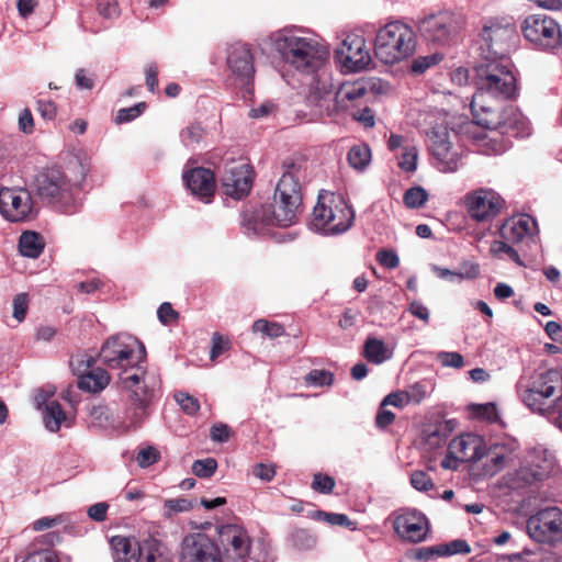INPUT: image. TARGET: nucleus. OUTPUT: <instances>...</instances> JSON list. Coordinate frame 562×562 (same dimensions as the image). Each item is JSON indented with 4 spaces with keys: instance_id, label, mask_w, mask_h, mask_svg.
Here are the masks:
<instances>
[{
    "instance_id": "obj_1",
    "label": "nucleus",
    "mask_w": 562,
    "mask_h": 562,
    "mask_svg": "<svg viewBox=\"0 0 562 562\" xmlns=\"http://www.w3.org/2000/svg\"><path fill=\"white\" fill-rule=\"evenodd\" d=\"M306 182V169L301 162H285L277 183L273 205L255 210L245 221L249 229L259 234L266 226L288 227L297 220L302 202V187Z\"/></svg>"
},
{
    "instance_id": "obj_2",
    "label": "nucleus",
    "mask_w": 562,
    "mask_h": 562,
    "mask_svg": "<svg viewBox=\"0 0 562 562\" xmlns=\"http://www.w3.org/2000/svg\"><path fill=\"white\" fill-rule=\"evenodd\" d=\"M88 170V165L77 157L64 168L43 169L34 179L36 194L58 212L74 214L81 205V186Z\"/></svg>"
},
{
    "instance_id": "obj_3",
    "label": "nucleus",
    "mask_w": 562,
    "mask_h": 562,
    "mask_svg": "<svg viewBox=\"0 0 562 562\" xmlns=\"http://www.w3.org/2000/svg\"><path fill=\"white\" fill-rule=\"evenodd\" d=\"M259 45L278 54L292 68L308 75L317 71L328 56L327 48L315 35L295 26L270 33Z\"/></svg>"
},
{
    "instance_id": "obj_4",
    "label": "nucleus",
    "mask_w": 562,
    "mask_h": 562,
    "mask_svg": "<svg viewBox=\"0 0 562 562\" xmlns=\"http://www.w3.org/2000/svg\"><path fill=\"white\" fill-rule=\"evenodd\" d=\"M475 92L470 103L472 116L512 100L517 94V78L508 57L484 56L474 66Z\"/></svg>"
},
{
    "instance_id": "obj_5",
    "label": "nucleus",
    "mask_w": 562,
    "mask_h": 562,
    "mask_svg": "<svg viewBox=\"0 0 562 562\" xmlns=\"http://www.w3.org/2000/svg\"><path fill=\"white\" fill-rule=\"evenodd\" d=\"M519 402L531 413L550 416L562 400V370H525L515 385Z\"/></svg>"
},
{
    "instance_id": "obj_6",
    "label": "nucleus",
    "mask_w": 562,
    "mask_h": 562,
    "mask_svg": "<svg viewBox=\"0 0 562 562\" xmlns=\"http://www.w3.org/2000/svg\"><path fill=\"white\" fill-rule=\"evenodd\" d=\"M353 220L355 211L342 195L322 191L313 210L311 227L321 234L335 236L346 233Z\"/></svg>"
},
{
    "instance_id": "obj_7",
    "label": "nucleus",
    "mask_w": 562,
    "mask_h": 562,
    "mask_svg": "<svg viewBox=\"0 0 562 562\" xmlns=\"http://www.w3.org/2000/svg\"><path fill=\"white\" fill-rule=\"evenodd\" d=\"M415 48V32L402 21L390 22L378 31L374 53L384 64L398 63L413 55Z\"/></svg>"
},
{
    "instance_id": "obj_8",
    "label": "nucleus",
    "mask_w": 562,
    "mask_h": 562,
    "mask_svg": "<svg viewBox=\"0 0 562 562\" xmlns=\"http://www.w3.org/2000/svg\"><path fill=\"white\" fill-rule=\"evenodd\" d=\"M558 470L554 454L542 446L526 451L520 465L508 474L512 488L538 485L551 477Z\"/></svg>"
},
{
    "instance_id": "obj_9",
    "label": "nucleus",
    "mask_w": 562,
    "mask_h": 562,
    "mask_svg": "<svg viewBox=\"0 0 562 562\" xmlns=\"http://www.w3.org/2000/svg\"><path fill=\"white\" fill-rule=\"evenodd\" d=\"M537 232L536 221L526 214L507 218L499 227L501 240H494L490 251L493 256L506 255L513 261L521 265L518 251L513 245L529 240Z\"/></svg>"
},
{
    "instance_id": "obj_10",
    "label": "nucleus",
    "mask_w": 562,
    "mask_h": 562,
    "mask_svg": "<svg viewBox=\"0 0 562 562\" xmlns=\"http://www.w3.org/2000/svg\"><path fill=\"white\" fill-rule=\"evenodd\" d=\"M146 356L144 346L133 336L120 334L110 337L100 350L102 362L110 369H133L144 361Z\"/></svg>"
},
{
    "instance_id": "obj_11",
    "label": "nucleus",
    "mask_w": 562,
    "mask_h": 562,
    "mask_svg": "<svg viewBox=\"0 0 562 562\" xmlns=\"http://www.w3.org/2000/svg\"><path fill=\"white\" fill-rule=\"evenodd\" d=\"M473 121L486 130L499 131L513 137H525L530 133L528 120L513 105L503 108L498 104L486 110V113L473 115Z\"/></svg>"
},
{
    "instance_id": "obj_12",
    "label": "nucleus",
    "mask_w": 562,
    "mask_h": 562,
    "mask_svg": "<svg viewBox=\"0 0 562 562\" xmlns=\"http://www.w3.org/2000/svg\"><path fill=\"white\" fill-rule=\"evenodd\" d=\"M122 389L127 393L126 414L136 425L148 415V407L154 396V384L145 373H125L120 376Z\"/></svg>"
},
{
    "instance_id": "obj_13",
    "label": "nucleus",
    "mask_w": 562,
    "mask_h": 562,
    "mask_svg": "<svg viewBox=\"0 0 562 562\" xmlns=\"http://www.w3.org/2000/svg\"><path fill=\"white\" fill-rule=\"evenodd\" d=\"M524 37L537 49L555 53L562 46L559 23L547 14H530L521 23Z\"/></svg>"
},
{
    "instance_id": "obj_14",
    "label": "nucleus",
    "mask_w": 562,
    "mask_h": 562,
    "mask_svg": "<svg viewBox=\"0 0 562 562\" xmlns=\"http://www.w3.org/2000/svg\"><path fill=\"white\" fill-rule=\"evenodd\" d=\"M0 214L11 223H22L33 220L36 210L31 192L25 188L0 189Z\"/></svg>"
},
{
    "instance_id": "obj_15",
    "label": "nucleus",
    "mask_w": 562,
    "mask_h": 562,
    "mask_svg": "<svg viewBox=\"0 0 562 562\" xmlns=\"http://www.w3.org/2000/svg\"><path fill=\"white\" fill-rule=\"evenodd\" d=\"M527 533L537 542L552 543L562 539V510L549 506L531 515L526 522Z\"/></svg>"
},
{
    "instance_id": "obj_16",
    "label": "nucleus",
    "mask_w": 562,
    "mask_h": 562,
    "mask_svg": "<svg viewBox=\"0 0 562 562\" xmlns=\"http://www.w3.org/2000/svg\"><path fill=\"white\" fill-rule=\"evenodd\" d=\"M427 143L434 165L441 172H454L459 168L460 157L452 148L449 132L445 126H435L427 133Z\"/></svg>"
},
{
    "instance_id": "obj_17",
    "label": "nucleus",
    "mask_w": 562,
    "mask_h": 562,
    "mask_svg": "<svg viewBox=\"0 0 562 562\" xmlns=\"http://www.w3.org/2000/svg\"><path fill=\"white\" fill-rule=\"evenodd\" d=\"M482 58L507 57L510 42L515 37V30L510 25H503L495 20L487 21L480 33Z\"/></svg>"
},
{
    "instance_id": "obj_18",
    "label": "nucleus",
    "mask_w": 562,
    "mask_h": 562,
    "mask_svg": "<svg viewBox=\"0 0 562 562\" xmlns=\"http://www.w3.org/2000/svg\"><path fill=\"white\" fill-rule=\"evenodd\" d=\"M218 539L224 549L222 562H247L251 540L244 527L235 524L224 525L218 530Z\"/></svg>"
},
{
    "instance_id": "obj_19",
    "label": "nucleus",
    "mask_w": 562,
    "mask_h": 562,
    "mask_svg": "<svg viewBox=\"0 0 562 562\" xmlns=\"http://www.w3.org/2000/svg\"><path fill=\"white\" fill-rule=\"evenodd\" d=\"M419 32L430 42L448 43L460 30V19L448 11L425 16L419 21Z\"/></svg>"
},
{
    "instance_id": "obj_20",
    "label": "nucleus",
    "mask_w": 562,
    "mask_h": 562,
    "mask_svg": "<svg viewBox=\"0 0 562 562\" xmlns=\"http://www.w3.org/2000/svg\"><path fill=\"white\" fill-rule=\"evenodd\" d=\"M337 57L345 69L352 72L364 70L372 61L364 37L349 33L337 48Z\"/></svg>"
},
{
    "instance_id": "obj_21",
    "label": "nucleus",
    "mask_w": 562,
    "mask_h": 562,
    "mask_svg": "<svg viewBox=\"0 0 562 562\" xmlns=\"http://www.w3.org/2000/svg\"><path fill=\"white\" fill-rule=\"evenodd\" d=\"M519 449L518 440L513 437L499 438L488 447L484 443V473L490 476L499 473L514 461Z\"/></svg>"
},
{
    "instance_id": "obj_22",
    "label": "nucleus",
    "mask_w": 562,
    "mask_h": 562,
    "mask_svg": "<svg viewBox=\"0 0 562 562\" xmlns=\"http://www.w3.org/2000/svg\"><path fill=\"white\" fill-rule=\"evenodd\" d=\"M180 562H222L217 544L205 533L186 536L181 543Z\"/></svg>"
},
{
    "instance_id": "obj_23",
    "label": "nucleus",
    "mask_w": 562,
    "mask_h": 562,
    "mask_svg": "<svg viewBox=\"0 0 562 562\" xmlns=\"http://www.w3.org/2000/svg\"><path fill=\"white\" fill-rule=\"evenodd\" d=\"M503 203L501 195L491 189H479L467 196L468 212L477 222L496 216Z\"/></svg>"
},
{
    "instance_id": "obj_24",
    "label": "nucleus",
    "mask_w": 562,
    "mask_h": 562,
    "mask_svg": "<svg viewBox=\"0 0 562 562\" xmlns=\"http://www.w3.org/2000/svg\"><path fill=\"white\" fill-rule=\"evenodd\" d=\"M226 63L236 80L248 85L255 75L254 56L247 44L237 42L228 46Z\"/></svg>"
},
{
    "instance_id": "obj_25",
    "label": "nucleus",
    "mask_w": 562,
    "mask_h": 562,
    "mask_svg": "<svg viewBox=\"0 0 562 562\" xmlns=\"http://www.w3.org/2000/svg\"><path fill=\"white\" fill-rule=\"evenodd\" d=\"M222 187L226 195L239 200L247 195L252 187V169L247 164H232L222 177Z\"/></svg>"
},
{
    "instance_id": "obj_26",
    "label": "nucleus",
    "mask_w": 562,
    "mask_h": 562,
    "mask_svg": "<svg viewBox=\"0 0 562 562\" xmlns=\"http://www.w3.org/2000/svg\"><path fill=\"white\" fill-rule=\"evenodd\" d=\"M393 527L401 538L417 543L426 539L428 520L417 510H407L395 517Z\"/></svg>"
},
{
    "instance_id": "obj_27",
    "label": "nucleus",
    "mask_w": 562,
    "mask_h": 562,
    "mask_svg": "<svg viewBox=\"0 0 562 562\" xmlns=\"http://www.w3.org/2000/svg\"><path fill=\"white\" fill-rule=\"evenodd\" d=\"M306 102L315 117L331 116L339 111L336 91L325 83L312 86Z\"/></svg>"
},
{
    "instance_id": "obj_28",
    "label": "nucleus",
    "mask_w": 562,
    "mask_h": 562,
    "mask_svg": "<svg viewBox=\"0 0 562 562\" xmlns=\"http://www.w3.org/2000/svg\"><path fill=\"white\" fill-rule=\"evenodd\" d=\"M183 181L193 195L205 203L211 202L215 192L214 173L206 168L198 167L183 173Z\"/></svg>"
},
{
    "instance_id": "obj_29",
    "label": "nucleus",
    "mask_w": 562,
    "mask_h": 562,
    "mask_svg": "<svg viewBox=\"0 0 562 562\" xmlns=\"http://www.w3.org/2000/svg\"><path fill=\"white\" fill-rule=\"evenodd\" d=\"M484 439L476 434H463L450 441V453L461 462H476L484 457Z\"/></svg>"
},
{
    "instance_id": "obj_30",
    "label": "nucleus",
    "mask_w": 562,
    "mask_h": 562,
    "mask_svg": "<svg viewBox=\"0 0 562 562\" xmlns=\"http://www.w3.org/2000/svg\"><path fill=\"white\" fill-rule=\"evenodd\" d=\"M114 562H137L140 542L134 538L113 536L110 539Z\"/></svg>"
},
{
    "instance_id": "obj_31",
    "label": "nucleus",
    "mask_w": 562,
    "mask_h": 562,
    "mask_svg": "<svg viewBox=\"0 0 562 562\" xmlns=\"http://www.w3.org/2000/svg\"><path fill=\"white\" fill-rule=\"evenodd\" d=\"M137 562H173V557L165 543L149 538L140 542Z\"/></svg>"
},
{
    "instance_id": "obj_32",
    "label": "nucleus",
    "mask_w": 562,
    "mask_h": 562,
    "mask_svg": "<svg viewBox=\"0 0 562 562\" xmlns=\"http://www.w3.org/2000/svg\"><path fill=\"white\" fill-rule=\"evenodd\" d=\"M363 356L369 362L381 364L392 358L393 351L382 339L368 337L363 346Z\"/></svg>"
},
{
    "instance_id": "obj_33",
    "label": "nucleus",
    "mask_w": 562,
    "mask_h": 562,
    "mask_svg": "<svg viewBox=\"0 0 562 562\" xmlns=\"http://www.w3.org/2000/svg\"><path fill=\"white\" fill-rule=\"evenodd\" d=\"M110 382L109 373L103 369L87 371L78 380V387L87 392H100Z\"/></svg>"
},
{
    "instance_id": "obj_34",
    "label": "nucleus",
    "mask_w": 562,
    "mask_h": 562,
    "mask_svg": "<svg viewBox=\"0 0 562 562\" xmlns=\"http://www.w3.org/2000/svg\"><path fill=\"white\" fill-rule=\"evenodd\" d=\"M45 243L43 237L33 231H26L21 234L19 239V249L22 256L29 258H38L43 252Z\"/></svg>"
},
{
    "instance_id": "obj_35",
    "label": "nucleus",
    "mask_w": 562,
    "mask_h": 562,
    "mask_svg": "<svg viewBox=\"0 0 562 562\" xmlns=\"http://www.w3.org/2000/svg\"><path fill=\"white\" fill-rule=\"evenodd\" d=\"M432 271L438 278L448 280L452 283H460L464 279H474L480 272L476 265L463 266L462 269L458 271H452L439 266H432Z\"/></svg>"
},
{
    "instance_id": "obj_36",
    "label": "nucleus",
    "mask_w": 562,
    "mask_h": 562,
    "mask_svg": "<svg viewBox=\"0 0 562 562\" xmlns=\"http://www.w3.org/2000/svg\"><path fill=\"white\" fill-rule=\"evenodd\" d=\"M43 419L46 429L52 432H57L61 424L67 422L65 412L56 401H52L45 405Z\"/></svg>"
},
{
    "instance_id": "obj_37",
    "label": "nucleus",
    "mask_w": 562,
    "mask_h": 562,
    "mask_svg": "<svg viewBox=\"0 0 562 562\" xmlns=\"http://www.w3.org/2000/svg\"><path fill=\"white\" fill-rule=\"evenodd\" d=\"M452 428L450 422H440L425 430V442L430 449L439 448L448 439Z\"/></svg>"
},
{
    "instance_id": "obj_38",
    "label": "nucleus",
    "mask_w": 562,
    "mask_h": 562,
    "mask_svg": "<svg viewBox=\"0 0 562 562\" xmlns=\"http://www.w3.org/2000/svg\"><path fill=\"white\" fill-rule=\"evenodd\" d=\"M366 89L359 83H345L337 91V102L340 110H347L349 102L362 98Z\"/></svg>"
},
{
    "instance_id": "obj_39",
    "label": "nucleus",
    "mask_w": 562,
    "mask_h": 562,
    "mask_svg": "<svg viewBox=\"0 0 562 562\" xmlns=\"http://www.w3.org/2000/svg\"><path fill=\"white\" fill-rule=\"evenodd\" d=\"M347 159L352 168L363 170L370 164L371 149L367 144H356L349 149Z\"/></svg>"
},
{
    "instance_id": "obj_40",
    "label": "nucleus",
    "mask_w": 562,
    "mask_h": 562,
    "mask_svg": "<svg viewBox=\"0 0 562 562\" xmlns=\"http://www.w3.org/2000/svg\"><path fill=\"white\" fill-rule=\"evenodd\" d=\"M418 149L414 145H405L398 156V167L406 172H414L417 168Z\"/></svg>"
},
{
    "instance_id": "obj_41",
    "label": "nucleus",
    "mask_w": 562,
    "mask_h": 562,
    "mask_svg": "<svg viewBox=\"0 0 562 562\" xmlns=\"http://www.w3.org/2000/svg\"><path fill=\"white\" fill-rule=\"evenodd\" d=\"M252 331L260 333L269 338H278L284 335V327L279 323H270L260 318L252 324Z\"/></svg>"
},
{
    "instance_id": "obj_42",
    "label": "nucleus",
    "mask_w": 562,
    "mask_h": 562,
    "mask_svg": "<svg viewBox=\"0 0 562 562\" xmlns=\"http://www.w3.org/2000/svg\"><path fill=\"white\" fill-rule=\"evenodd\" d=\"M428 200L427 191L422 187H413L408 189L403 196L404 204L408 209L422 207Z\"/></svg>"
},
{
    "instance_id": "obj_43",
    "label": "nucleus",
    "mask_w": 562,
    "mask_h": 562,
    "mask_svg": "<svg viewBox=\"0 0 562 562\" xmlns=\"http://www.w3.org/2000/svg\"><path fill=\"white\" fill-rule=\"evenodd\" d=\"M471 547L465 540L456 539L449 543L439 544L438 557H448L453 554H468Z\"/></svg>"
},
{
    "instance_id": "obj_44",
    "label": "nucleus",
    "mask_w": 562,
    "mask_h": 562,
    "mask_svg": "<svg viewBox=\"0 0 562 562\" xmlns=\"http://www.w3.org/2000/svg\"><path fill=\"white\" fill-rule=\"evenodd\" d=\"M430 389V383L426 381H419L409 385L405 391L409 403L419 404L429 395Z\"/></svg>"
},
{
    "instance_id": "obj_45",
    "label": "nucleus",
    "mask_w": 562,
    "mask_h": 562,
    "mask_svg": "<svg viewBox=\"0 0 562 562\" xmlns=\"http://www.w3.org/2000/svg\"><path fill=\"white\" fill-rule=\"evenodd\" d=\"M90 417L93 426L100 428H108L112 426L111 413L106 406H93L90 412Z\"/></svg>"
},
{
    "instance_id": "obj_46",
    "label": "nucleus",
    "mask_w": 562,
    "mask_h": 562,
    "mask_svg": "<svg viewBox=\"0 0 562 562\" xmlns=\"http://www.w3.org/2000/svg\"><path fill=\"white\" fill-rule=\"evenodd\" d=\"M175 401L180 405L181 409L188 415H194L200 409V403L198 398L186 392H177L175 394Z\"/></svg>"
},
{
    "instance_id": "obj_47",
    "label": "nucleus",
    "mask_w": 562,
    "mask_h": 562,
    "mask_svg": "<svg viewBox=\"0 0 562 562\" xmlns=\"http://www.w3.org/2000/svg\"><path fill=\"white\" fill-rule=\"evenodd\" d=\"M216 468V460L213 458H207L194 461L192 464V472L199 477H210L215 473Z\"/></svg>"
},
{
    "instance_id": "obj_48",
    "label": "nucleus",
    "mask_w": 562,
    "mask_h": 562,
    "mask_svg": "<svg viewBox=\"0 0 562 562\" xmlns=\"http://www.w3.org/2000/svg\"><path fill=\"white\" fill-rule=\"evenodd\" d=\"M231 348V341L218 333L212 336V346L210 351L211 361H215L220 356Z\"/></svg>"
},
{
    "instance_id": "obj_49",
    "label": "nucleus",
    "mask_w": 562,
    "mask_h": 562,
    "mask_svg": "<svg viewBox=\"0 0 562 562\" xmlns=\"http://www.w3.org/2000/svg\"><path fill=\"white\" fill-rule=\"evenodd\" d=\"M441 60V57H439L437 54L432 55H426V56H419L416 59L413 60L411 65L412 72L416 75H420L425 72L428 68L431 66H435Z\"/></svg>"
},
{
    "instance_id": "obj_50",
    "label": "nucleus",
    "mask_w": 562,
    "mask_h": 562,
    "mask_svg": "<svg viewBox=\"0 0 562 562\" xmlns=\"http://www.w3.org/2000/svg\"><path fill=\"white\" fill-rule=\"evenodd\" d=\"M204 135V130L200 124H191L181 132V139L186 146H192L199 143Z\"/></svg>"
},
{
    "instance_id": "obj_51",
    "label": "nucleus",
    "mask_w": 562,
    "mask_h": 562,
    "mask_svg": "<svg viewBox=\"0 0 562 562\" xmlns=\"http://www.w3.org/2000/svg\"><path fill=\"white\" fill-rule=\"evenodd\" d=\"M436 358L442 367L460 369L464 366V359L459 352L440 351L437 353Z\"/></svg>"
},
{
    "instance_id": "obj_52",
    "label": "nucleus",
    "mask_w": 562,
    "mask_h": 562,
    "mask_svg": "<svg viewBox=\"0 0 562 562\" xmlns=\"http://www.w3.org/2000/svg\"><path fill=\"white\" fill-rule=\"evenodd\" d=\"M306 383L324 386L331 385L334 381V375L331 372L326 370H312L305 378Z\"/></svg>"
},
{
    "instance_id": "obj_53",
    "label": "nucleus",
    "mask_w": 562,
    "mask_h": 562,
    "mask_svg": "<svg viewBox=\"0 0 562 562\" xmlns=\"http://www.w3.org/2000/svg\"><path fill=\"white\" fill-rule=\"evenodd\" d=\"M411 484L415 490L422 492L434 488V482L430 476L426 472L419 470L412 472Z\"/></svg>"
},
{
    "instance_id": "obj_54",
    "label": "nucleus",
    "mask_w": 562,
    "mask_h": 562,
    "mask_svg": "<svg viewBox=\"0 0 562 562\" xmlns=\"http://www.w3.org/2000/svg\"><path fill=\"white\" fill-rule=\"evenodd\" d=\"M98 12L105 19H116L121 14L119 2L116 0H99Z\"/></svg>"
},
{
    "instance_id": "obj_55",
    "label": "nucleus",
    "mask_w": 562,
    "mask_h": 562,
    "mask_svg": "<svg viewBox=\"0 0 562 562\" xmlns=\"http://www.w3.org/2000/svg\"><path fill=\"white\" fill-rule=\"evenodd\" d=\"M13 317L21 323L24 321L29 307L27 294L19 293L14 296L13 302Z\"/></svg>"
},
{
    "instance_id": "obj_56",
    "label": "nucleus",
    "mask_w": 562,
    "mask_h": 562,
    "mask_svg": "<svg viewBox=\"0 0 562 562\" xmlns=\"http://www.w3.org/2000/svg\"><path fill=\"white\" fill-rule=\"evenodd\" d=\"M376 261L386 269H395L400 265V258L393 250L381 249L376 254Z\"/></svg>"
},
{
    "instance_id": "obj_57",
    "label": "nucleus",
    "mask_w": 562,
    "mask_h": 562,
    "mask_svg": "<svg viewBox=\"0 0 562 562\" xmlns=\"http://www.w3.org/2000/svg\"><path fill=\"white\" fill-rule=\"evenodd\" d=\"M192 503L187 498H175L167 499L165 502V508L167 509V516L172 514L188 512L192 508Z\"/></svg>"
},
{
    "instance_id": "obj_58",
    "label": "nucleus",
    "mask_w": 562,
    "mask_h": 562,
    "mask_svg": "<svg viewBox=\"0 0 562 562\" xmlns=\"http://www.w3.org/2000/svg\"><path fill=\"white\" fill-rule=\"evenodd\" d=\"M312 487L323 494H328L335 487V481L331 476L315 474L312 483Z\"/></svg>"
},
{
    "instance_id": "obj_59",
    "label": "nucleus",
    "mask_w": 562,
    "mask_h": 562,
    "mask_svg": "<svg viewBox=\"0 0 562 562\" xmlns=\"http://www.w3.org/2000/svg\"><path fill=\"white\" fill-rule=\"evenodd\" d=\"M145 106L146 104L144 102H140L134 106L121 109L117 112L116 122L124 123L136 119L144 111Z\"/></svg>"
},
{
    "instance_id": "obj_60",
    "label": "nucleus",
    "mask_w": 562,
    "mask_h": 562,
    "mask_svg": "<svg viewBox=\"0 0 562 562\" xmlns=\"http://www.w3.org/2000/svg\"><path fill=\"white\" fill-rule=\"evenodd\" d=\"M158 458L159 452L154 447H147L137 453L136 460L139 467L147 468L157 462Z\"/></svg>"
},
{
    "instance_id": "obj_61",
    "label": "nucleus",
    "mask_w": 562,
    "mask_h": 562,
    "mask_svg": "<svg viewBox=\"0 0 562 562\" xmlns=\"http://www.w3.org/2000/svg\"><path fill=\"white\" fill-rule=\"evenodd\" d=\"M94 363V359L89 356H77L71 358L70 364L74 372L80 378L81 374L86 373Z\"/></svg>"
},
{
    "instance_id": "obj_62",
    "label": "nucleus",
    "mask_w": 562,
    "mask_h": 562,
    "mask_svg": "<svg viewBox=\"0 0 562 562\" xmlns=\"http://www.w3.org/2000/svg\"><path fill=\"white\" fill-rule=\"evenodd\" d=\"M317 516L333 526H346L350 527L352 522L345 514L317 512Z\"/></svg>"
},
{
    "instance_id": "obj_63",
    "label": "nucleus",
    "mask_w": 562,
    "mask_h": 562,
    "mask_svg": "<svg viewBox=\"0 0 562 562\" xmlns=\"http://www.w3.org/2000/svg\"><path fill=\"white\" fill-rule=\"evenodd\" d=\"M407 404H409V400L406 394V391H401V392H394V393L386 395L383 398L381 406L383 407L386 405H392V406L402 408V407L406 406Z\"/></svg>"
},
{
    "instance_id": "obj_64",
    "label": "nucleus",
    "mask_w": 562,
    "mask_h": 562,
    "mask_svg": "<svg viewBox=\"0 0 562 562\" xmlns=\"http://www.w3.org/2000/svg\"><path fill=\"white\" fill-rule=\"evenodd\" d=\"M526 559H522L521 555H515V560L518 562H560V560L552 553L546 552L542 554H530L526 553Z\"/></svg>"
}]
</instances>
